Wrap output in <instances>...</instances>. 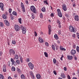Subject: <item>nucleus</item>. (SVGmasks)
Instances as JSON below:
<instances>
[{
    "label": "nucleus",
    "instance_id": "1",
    "mask_svg": "<svg viewBox=\"0 0 79 79\" xmlns=\"http://www.w3.org/2000/svg\"><path fill=\"white\" fill-rule=\"evenodd\" d=\"M10 61H11L12 63H11V62H10V61H9L7 63L9 66H13V64H14V65H15V66H16V63L15 61H14L13 59L11 58L10 59Z\"/></svg>",
    "mask_w": 79,
    "mask_h": 79
},
{
    "label": "nucleus",
    "instance_id": "2",
    "mask_svg": "<svg viewBox=\"0 0 79 79\" xmlns=\"http://www.w3.org/2000/svg\"><path fill=\"white\" fill-rule=\"evenodd\" d=\"M69 30L70 32L75 33L76 31L74 30L72 25H70L69 27Z\"/></svg>",
    "mask_w": 79,
    "mask_h": 79
},
{
    "label": "nucleus",
    "instance_id": "3",
    "mask_svg": "<svg viewBox=\"0 0 79 79\" xmlns=\"http://www.w3.org/2000/svg\"><path fill=\"white\" fill-rule=\"evenodd\" d=\"M30 10L31 11H32L33 13H35L36 12L35 11H36L35 10V7L34 6H32L30 7Z\"/></svg>",
    "mask_w": 79,
    "mask_h": 79
},
{
    "label": "nucleus",
    "instance_id": "4",
    "mask_svg": "<svg viewBox=\"0 0 79 79\" xmlns=\"http://www.w3.org/2000/svg\"><path fill=\"white\" fill-rule=\"evenodd\" d=\"M21 29L22 30V32L23 34H25L26 32V29L23 26H21Z\"/></svg>",
    "mask_w": 79,
    "mask_h": 79
},
{
    "label": "nucleus",
    "instance_id": "5",
    "mask_svg": "<svg viewBox=\"0 0 79 79\" xmlns=\"http://www.w3.org/2000/svg\"><path fill=\"white\" fill-rule=\"evenodd\" d=\"M57 11L58 13V15L59 16V17H60V18H61L62 17V14L61 13V11H60V10L59 9H58L57 10Z\"/></svg>",
    "mask_w": 79,
    "mask_h": 79
},
{
    "label": "nucleus",
    "instance_id": "6",
    "mask_svg": "<svg viewBox=\"0 0 79 79\" xmlns=\"http://www.w3.org/2000/svg\"><path fill=\"white\" fill-rule=\"evenodd\" d=\"M15 29L16 31H19L20 29V27L18 25H15L14 26Z\"/></svg>",
    "mask_w": 79,
    "mask_h": 79
},
{
    "label": "nucleus",
    "instance_id": "7",
    "mask_svg": "<svg viewBox=\"0 0 79 79\" xmlns=\"http://www.w3.org/2000/svg\"><path fill=\"white\" fill-rule=\"evenodd\" d=\"M28 65L30 69H34V65L31 62H30L28 64Z\"/></svg>",
    "mask_w": 79,
    "mask_h": 79
},
{
    "label": "nucleus",
    "instance_id": "8",
    "mask_svg": "<svg viewBox=\"0 0 79 79\" xmlns=\"http://www.w3.org/2000/svg\"><path fill=\"white\" fill-rule=\"evenodd\" d=\"M9 53L10 54V55H11V54L15 55V51L12 49H10L9 50Z\"/></svg>",
    "mask_w": 79,
    "mask_h": 79
},
{
    "label": "nucleus",
    "instance_id": "9",
    "mask_svg": "<svg viewBox=\"0 0 79 79\" xmlns=\"http://www.w3.org/2000/svg\"><path fill=\"white\" fill-rule=\"evenodd\" d=\"M62 8L63 10H64V11H66L67 10V7H66V6L65 4H63V5Z\"/></svg>",
    "mask_w": 79,
    "mask_h": 79
},
{
    "label": "nucleus",
    "instance_id": "10",
    "mask_svg": "<svg viewBox=\"0 0 79 79\" xmlns=\"http://www.w3.org/2000/svg\"><path fill=\"white\" fill-rule=\"evenodd\" d=\"M48 34L49 35H50V33L52 32V27L50 25H49L48 26Z\"/></svg>",
    "mask_w": 79,
    "mask_h": 79
},
{
    "label": "nucleus",
    "instance_id": "11",
    "mask_svg": "<svg viewBox=\"0 0 79 79\" xmlns=\"http://www.w3.org/2000/svg\"><path fill=\"white\" fill-rule=\"evenodd\" d=\"M30 75L32 79H35V77H34V74H33V72H32L30 71Z\"/></svg>",
    "mask_w": 79,
    "mask_h": 79
},
{
    "label": "nucleus",
    "instance_id": "12",
    "mask_svg": "<svg viewBox=\"0 0 79 79\" xmlns=\"http://www.w3.org/2000/svg\"><path fill=\"white\" fill-rule=\"evenodd\" d=\"M3 6H4V5L3 4V3H0V7L2 11H4V9H3Z\"/></svg>",
    "mask_w": 79,
    "mask_h": 79
},
{
    "label": "nucleus",
    "instance_id": "13",
    "mask_svg": "<svg viewBox=\"0 0 79 79\" xmlns=\"http://www.w3.org/2000/svg\"><path fill=\"white\" fill-rule=\"evenodd\" d=\"M67 58L68 60H73V57L71 56L68 55L67 56Z\"/></svg>",
    "mask_w": 79,
    "mask_h": 79
},
{
    "label": "nucleus",
    "instance_id": "14",
    "mask_svg": "<svg viewBox=\"0 0 79 79\" xmlns=\"http://www.w3.org/2000/svg\"><path fill=\"white\" fill-rule=\"evenodd\" d=\"M4 23H5L6 25L7 26H10V23H9V22H8V21L7 20H4Z\"/></svg>",
    "mask_w": 79,
    "mask_h": 79
},
{
    "label": "nucleus",
    "instance_id": "15",
    "mask_svg": "<svg viewBox=\"0 0 79 79\" xmlns=\"http://www.w3.org/2000/svg\"><path fill=\"white\" fill-rule=\"evenodd\" d=\"M76 51L74 50H73L71 52V53L72 55L76 54Z\"/></svg>",
    "mask_w": 79,
    "mask_h": 79
},
{
    "label": "nucleus",
    "instance_id": "16",
    "mask_svg": "<svg viewBox=\"0 0 79 79\" xmlns=\"http://www.w3.org/2000/svg\"><path fill=\"white\" fill-rule=\"evenodd\" d=\"M74 19L75 21H79V16L77 15L75 16L74 17Z\"/></svg>",
    "mask_w": 79,
    "mask_h": 79
},
{
    "label": "nucleus",
    "instance_id": "17",
    "mask_svg": "<svg viewBox=\"0 0 79 79\" xmlns=\"http://www.w3.org/2000/svg\"><path fill=\"white\" fill-rule=\"evenodd\" d=\"M38 40L40 43H42L44 42V40H43V39H42L40 37H39Z\"/></svg>",
    "mask_w": 79,
    "mask_h": 79
},
{
    "label": "nucleus",
    "instance_id": "18",
    "mask_svg": "<svg viewBox=\"0 0 79 79\" xmlns=\"http://www.w3.org/2000/svg\"><path fill=\"white\" fill-rule=\"evenodd\" d=\"M61 77L62 78L64 79L66 77V75L64 73H62L61 75Z\"/></svg>",
    "mask_w": 79,
    "mask_h": 79
},
{
    "label": "nucleus",
    "instance_id": "19",
    "mask_svg": "<svg viewBox=\"0 0 79 79\" xmlns=\"http://www.w3.org/2000/svg\"><path fill=\"white\" fill-rule=\"evenodd\" d=\"M19 59L18 55H15V57L14 58V60H18Z\"/></svg>",
    "mask_w": 79,
    "mask_h": 79
},
{
    "label": "nucleus",
    "instance_id": "20",
    "mask_svg": "<svg viewBox=\"0 0 79 79\" xmlns=\"http://www.w3.org/2000/svg\"><path fill=\"white\" fill-rule=\"evenodd\" d=\"M54 37L55 39L56 40H58V39H59V38H58V35H57V34L55 35H54Z\"/></svg>",
    "mask_w": 79,
    "mask_h": 79
},
{
    "label": "nucleus",
    "instance_id": "21",
    "mask_svg": "<svg viewBox=\"0 0 79 79\" xmlns=\"http://www.w3.org/2000/svg\"><path fill=\"white\" fill-rule=\"evenodd\" d=\"M21 79H26L25 76L24 74L21 75Z\"/></svg>",
    "mask_w": 79,
    "mask_h": 79
},
{
    "label": "nucleus",
    "instance_id": "22",
    "mask_svg": "<svg viewBox=\"0 0 79 79\" xmlns=\"http://www.w3.org/2000/svg\"><path fill=\"white\" fill-rule=\"evenodd\" d=\"M36 76L37 79H39L40 78V74H37L36 75Z\"/></svg>",
    "mask_w": 79,
    "mask_h": 79
},
{
    "label": "nucleus",
    "instance_id": "23",
    "mask_svg": "<svg viewBox=\"0 0 79 79\" xmlns=\"http://www.w3.org/2000/svg\"><path fill=\"white\" fill-rule=\"evenodd\" d=\"M2 18L3 19H6L7 18V17L6 16V15H2Z\"/></svg>",
    "mask_w": 79,
    "mask_h": 79
},
{
    "label": "nucleus",
    "instance_id": "24",
    "mask_svg": "<svg viewBox=\"0 0 79 79\" xmlns=\"http://www.w3.org/2000/svg\"><path fill=\"white\" fill-rule=\"evenodd\" d=\"M0 79H4V77L2 74H0Z\"/></svg>",
    "mask_w": 79,
    "mask_h": 79
},
{
    "label": "nucleus",
    "instance_id": "25",
    "mask_svg": "<svg viewBox=\"0 0 79 79\" xmlns=\"http://www.w3.org/2000/svg\"><path fill=\"white\" fill-rule=\"evenodd\" d=\"M3 70L4 72H6V66H3Z\"/></svg>",
    "mask_w": 79,
    "mask_h": 79
},
{
    "label": "nucleus",
    "instance_id": "26",
    "mask_svg": "<svg viewBox=\"0 0 79 79\" xmlns=\"http://www.w3.org/2000/svg\"><path fill=\"white\" fill-rule=\"evenodd\" d=\"M12 14H13V15L15 16H16V15H17V12H16V11H14L12 13Z\"/></svg>",
    "mask_w": 79,
    "mask_h": 79
},
{
    "label": "nucleus",
    "instance_id": "27",
    "mask_svg": "<svg viewBox=\"0 0 79 79\" xmlns=\"http://www.w3.org/2000/svg\"><path fill=\"white\" fill-rule=\"evenodd\" d=\"M0 26L2 27H3V23L2 22H0Z\"/></svg>",
    "mask_w": 79,
    "mask_h": 79
},
{
    "label": "nucleus",
    "instance_id": "28",
    "mask_svg": "<svg viewBox=\"0 0 79 79\" xmlns=\"http://www.w3.org/2000/svg\"><path fill=\"white\" fill-rule=\"evenodd\" d=\"M11 69H12V71H15L16 70V69H15V68L13 66L12 67Z\"/></svg>",
    "mask_w": 79,
    "mask_h": 79
},
{
    "label": "nucleus",
    "instance_id": "29",
    "mask_svg": "<svg viewBox=\"0 0 79 79\" xmlns=\"http://www.w3.org/2000/svg\"><path fill=\"white\" fill-rule=\"evenodd\" d=\"M44 54L45 57H48V54L47 53V52H44Z\"/></svg>",
    "mask_w": 79,
    "mask_h": 79
},
{
    "label": "nucleus",
    "instance_id": "30",
    "mask_svg": "<svg viewBox=\"0 0 79 79\" xmlns=\"http://www.w3.org/2000/svg\"><path fill=\"white\" fill-rule=\"evenodd\" d=\"M60 49L61 50L65 51L66 50V49L63 48H60Z\"/></svg>",
    "mask_w": 79,
    "mask_h": 79
},
{
    "label": "nucleus",
    "instance_id": "31",
    "mask_svg": "<svg viewBox=\"0 0 79 79\" xmlns=\"http://www.w3.org/2000/svg\"><path fill=\"white\" fill-rule=\"evenodd\" d=\"M31 15H32V16H31L32 18V19H34L35 18V16H34V14H32Z\"/></svg>",
    "mask_w": 79,
    "mask_h": 79
},
{
    "label": "nucleus",
    "instance_id": "32",
    "mask_svg": "<svg viewBox=\"0 0 79 79\" xmlns=\"http://www.w3.org/2000/svg\"><path fill=\"white\" fill-rule=\"evenodd\" d=\"M77 52H78V53H79V47L78 46H77Z\"/></svg>",
    "mask_w": 79,
    "mask_h": 79
},
{
    "label": "nucleus",
    "instance_id": "33",
    "mask_svg": "<svg viewBox=\"0 0 79 79\" xmlns=\"http://www.w3.org/2000/svg\"><path fill=\"white\" fill-rule=\"evenodd\" d=\"M41 10L43 12H45V8H43Z\"/></svg>",
    "mask_w": 79,
    "mask_h": 79
},
{
    "label": "nucleus",
    "instance_id": "34",
    "mask_svg": "<svg viewBox=\"0 0 79 79\" xmlns=\"http://www.w3.org/2000/svg\"><path fill=\"white\" fill-rule=\"evenodd\" d=\"M57 24H61V22H60V21H59V20H57Z\"/></svg>",
    "mask_w": 79,
    "mask_h": 79
},
{
    "label": "nucleus",
    "instance_id": "35",
    "mask_svg": "<svg viewBox=\"0 0 79 79\" xmlns=\"http://www.w3.org/2000/svg\"><path fill=\"white\" fill-rule=\"evenodd\" d=\"M21 21H22V20L21 19V18L19 19V21L20 23V24H22V23H21Z\"/></svg>",
    "mask_w": 79,
    "mask_h": 79
},
{
    "label": "nucleus",
    "instance_id": "36",
    "mask_svg": "<svg viewBox=\"0 0 79 79\" xmlns=\"http://www.w3.org/2000/svg\"><path fill=\"white\" fill-rule=\"evenodd\" d=\"M53 62L54 64H56V59L55 58L53 59Z\"/></svg>",
    "mask_w": 79,
    "mask_h": 79
},
{
    "label": "nucleus",
    "instance_id": "37",
    "mask_svg": "<svg viewBox=\"0 0 79 79\" xmlns=\"http://www.w3.org/2000/svg\"><path fill=\"white\" fill-rule=\"evenodd\" d=\"M22 8V11L24 13H25L26 12V10H25V8L24 7H23Z\"/></svg>",
    "mask_w": 79,
    "mask_h": 79
},
{
    "label": "nucleus",
    "instance_id": "38",
    "mask_svg": "<svg viewBox=\"0 0 79 79\" xmlns=\"http://www.w3.org/2000/svg\"><path fill=\"white\" fill-rule=\"evenodd\" d=\"M52 48L53 50H55V46H54V45H52Z\"/></svg>",
    "mask_w": 79,
    "mask_h": 79
},
{
    "label": "nucleus",
    "instance_id": "39",
    "mask_svg": "<svg viewBox=\"0 0 79 79\" xmlns=\"http://www.w3.org/2000/svg\"><path fill=\"white\" fill-rule=\"evenodd\" d=\"M20 60L21 63H23V58L21 57H20Z\"/></svg>",
    "mask_w": 79,
    "mask_h": 79
},
{
    "label": "nucleus",
    "instance_id": "40",
    "mask_svg": "<svg viewBox=\"0 0 79 79\" xmlns=\"http://www.w3.org/2000/svg\"><path fill=\"white\" fill-rule=\"evenodd\" d=\"M21 6L22 8L24 7V4H23V3L22 2L21 3Z\"/></svg>",
    "mask_w": 79,
    "mask_h": 79
},
{
    "label": "nucleus",
    "instance_id": "41",
    "mask_svg": "<svg viewBox=\"0 0 79 79\" xmlns=\"http://www.w3.org/2000/svg\"><path fill=\"white\" fill-rule=\"evenodd\" d=\"M40 18H43V15L42 13L40 14Z\"/></svg>",
    "mask_w": 79,
    "mask_h": 79
},
{
    "label": "nucleus",
    "instance_id": "42",
    "mask_svg": "<svg viewBox=\"0 0 79 79\" xmlns=\"http://www.w3.org/2000/svg\"><path fill=\"white\" fill-rule=\"evenodd\" d=\"M19 61H19V60H17L16 61V63H17V64H19Z\"/></svg>",
    "mask_w": 79,
    "mask_h": 79
},
{
    "label": "nucleus",
    "instance_id": "43",
    "mask_svg": "<svg viewBox=\"0 0 79 79\" xmlns=\"http://www.w3.org/2000/svg\"><path fill=\"white\" fill-rule=\"evenodd\" d=\"M45 44L46 46H47V47H48V42H45Z\"/></svg>",
    "mask_w": 79,
    "mask_h": 79
},
{
    "label": "nucleus",
    "instance_id": "44",
    "mask_svg": "<svg viewBox=\"0 0 79 79\" xmlns=\"http://www.w3.org/2000/svg\"><path fill=\"white\" fill-rule=\"evenodd\" d=\"M12 44H16V41L12 40Z\"/></svg>",
    "mask_w": 79,
    "mask_h": 79
},
{
    "label": "nucleus",
    "instance_id": "45",
    "mask_svg": "<svg viewBox=\"0 0 79 79\" xmlns=\"http://www.w3.org/2000/svg\"><path fill=\"white\" fill-rule=\"evenodd\" d=\"M53 73L55 75H56L57 73H56V71L55 70H54L53 72Z\"/></svg>",
    "mask_w": 79,
    "mask_h": 79
},
{
    "label": "nucleus",
    "instance_id": "46",
    "mask_svg": "<svg viewBox=\"0 0 79 79\" xmlns=\"http://www.w3.org/2000/svg\"><path fill=\"white\" fill-rule=\"evenodd\" d=\"M11 11H12V10H11V9H9V13H11Z\"/></svg>",
    "mask_w": 79,
    "mask_h": 79
},
{
    "label": "nucleus",
    "instance_id": "47",
    "mask_svg": "<svg viewBox=\"0 0 79 79\" xmlns=\"http://www.w3.org/2000/svg\"><path fill=\"white\" fill-rule=\"evenodd\" d=\"M77 36L78 38V39H79V33H77Z\"/></svg>",
    "mask_w": 79,
    "mask_h": 79
},
{
    "label": "nucleus",
    "instance_id": "48",
    "mask_svg": "<svg viewBox=\"0 0 79 79\" xmlns=\"http://www.w3.org/2000/svg\"><path fill=\"white\" fill-rule=\"evenodd\" d=\"M3 54V52L2 51H0V56H2V55Z\"/></svg>",
    "mask_w": 79,
    "mask_h": 79
},
{
    "label": "nucleus",
    "instance_id": "49",
    "mask_svg": "<svg viewBox=\"0 0 79 79\" xmlns=\"http://www.w3.org/2000/svg\"><path fill=\"white\" fill-rule=\"evenodd\" d=\"M64 71H67V69L66 68V67H64Z\"/></svg>",
    "mask_w": 79,
    "mask_h": 79
},
{
    "label": "nucleus",
    "instance_id": "50",
    "mask_svg": "<svg viewBox=\"0 0 79 79\" xmlns=\"http://www.w3.org/2000/svg\"><path fill=\"white\" fill-rule=\"evenodd\" d=\"M73 47L74 48H76V45L75 44H73Z\"/></svg>",
    "mask_w": 79,
    "mask_h": 79
},
{
    "label": "nucleus",
    "instance_id": "51",
    "mask_svg": "<svg viewBox=\"0 0 79 79\" xmlns=\"http://www.w3.org/2000/svg\"><path fill=\"white\" fill-rule=\"evenodd\" d=\"M67 78L68 79H71V77H70V76H69V75H68L67 76Z\"/></svg>",
    "mask_w": 79,
    "mask_h": 79
},
{
    "label": "nucleus",
    "instance_id": "52",
    "mask_svg": "<svg viewBox=\"0 0 79 79\" xmlns=\"http://www.w3.org/2000/svg\"><path fill=\"white\" fill-rule=\"evenodd\" d=\"M34 33H35V37H36V36H37V34L35 31L34 32Z\"/></svg>",
    "mask_w": 79,
    "mask_h": 79
},
{
    "label": "nucleus",
    "instance_id": "53",
    "mask_svg": "<svg viewBox=\"0 0 79 79\" xmlns=\"http://www.w3.org/2000/svg\"><path fill=\"white\" fill-rule=\"evenodd\" d=\"M14 77L15 78H17V77H18V76H17V74H15V75H14Z\"/></svg>",
    "mask_w": 79,
    "mask_h": 79
},
{
    "label": "nucleus",
    "instance_id": "54",
    "mask_svg": "<svg viewBox=\"0 0 79 79\" xmlns=\"http://www.w3.org/2000/svg\"><path fill=\"white\" fill-rule=\"evenodd\" d=\"M50 16L52 17H53V16H54V15H53V13H51V14Z\"/></svg>",
    "mask_w": 79,
    "mask_h": 79
},
{
    "label": "nucleus",
    "instance_id": "55",
    "mask_svg": "<svg viewBox=\"0 0 79 79\" xmlns=\"http://www.w3.org/2000/svg\"><path fill=\"white\" fill-rule=\"evenodd\" d=\"M26 3L27 5H28L29 4V2H28V1L27 0L26 1Z\"/></svg>",
    "mask_w": 79,
    "mask_h": 79
},
{
    "label": "nucleus",
    "instance_id": "56",
    "mask_svg": "<svg viewBox=\"0 0 79 79\" xmlns=\"http://www.w3.org/2000/svg\"><path fill=\"white\" fill-rule=\"evenodd\" d=\"M76 35L74 34L73 35H72V36L73 37H74V38H75V37H76Z\"/></svg>",
    "mask_w": 79,
    "mask_h": 79
},
{
    "label": "nucleus",
    "instance_id": "57",
    "mask_svg": "<svg viewBox=\"0 0 79 79\" xmlns=\"http://www.w3.org/2000/svg\"><path fill=\"white\" fill-rule=\"evenodd\" d=\"M74 59L75 60H77V57H76L75 56H74Z\"/></svg>",
    "mask_w": 79,
    "mask_h": 79
},
{
    "label": "nucleus",
    "instance_id": "58",
    "mask_svg": "<svg viewBox=\"0 0 79 79\" xmlns=\"http://www.w3.org/2000/svg\"><path fill=\"white\" fill-rule=\"evenodd\" d=\"M65 16L68 18L69 16V15H68V14H65Z\"/></svg>",
    "mask_w": 79,
    "mask_h": 79
},
{
    "label": "nucleus",
    "instance_id": "59",
    "mask_svg": "<svg viewBox=\"0 0 79 79\" xmlns=\"http://www.w3.org/2000/svg\"><path fill=\"white\" fill-rule=\"evenodd\" d=\"M27 62H29V61H30V60H29V58H28L27 60Z\"/></svg>",
    "mask_w": 79,
    "mask_h": 79
},
{
    "label": "nucleus",
    "instance_id": "60",
    "mask_svg": "<svg viewBox=\"0 0 79 79\" xmlns=\"http://www.w3.org/2000/svg\"><path fill=\"white\" fill-rule=\"evenodd\" d=\"M61 24H58L59 25V27H60V28H61Z\"/></svg>",
    "mask_w": 79,
    "mask_h": 79
},
{
    "label": "nucleus",
    "instance_id": "61",
    "mask_svg": "<svg viewBox=\"0 0 79 79\" xmlns=\"http://www.w3.org/2000/svg\"><path fill=\"white\" fill-rule=\"evenodd\" d=\"M11 20H13L14 19V17H13L12 16L11 17Z\"/></svg>",
    "mask_w": 79,
    "mask_h": 79
},
{
    "label": "nucleus",
    "instance_id": "62",
    "mask_svg": "<svg viewBox=\"0 0 79 79\" xmlns=\"http://www.w3.org/2000/svg\"><path fill=\"white\" fill-rule=\"evenodd\" d=\"M17 70L18 72H20L21 71V70L19 69H17Z\"/></svg>",
    "mask_w": 79,
    "mask_h": 79
},
{
    "label": "nucleus",
    "instance_id": "63",
    "mask_svg": "<svg viewBox=\"0 0 79 79\" xmlns=\"http://www.w3.org/2000/svg\"><path fill=\"white\" fill-rule=\"evenodd\" d=\"M8 79H12V78L10 77H8Z\"/></svg>",
    "mask_w": 79,
    "mask_h": 79
},
{
    "label": "nucleus",
    "instance_id": "64",
    "mask_svg": "<svg viewBox=\"0 0 79 79\" xmlns=\"http://www.w3.org/2000/svg\"><path fill=\"white\" fill-rule=\"evenodd\" d=\"M57 43H58V44H60V41H59V40H58V41H57Z\"/></svg>",
    "mask_w": 79,
    "mask_h": 79
}]
</instances>
